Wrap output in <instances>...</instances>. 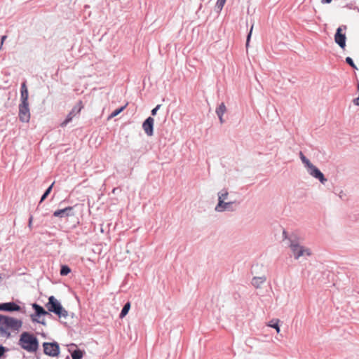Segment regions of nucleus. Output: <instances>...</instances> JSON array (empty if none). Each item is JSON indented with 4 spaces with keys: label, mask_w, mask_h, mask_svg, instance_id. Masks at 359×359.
<instances>
[{
    "label": "nucleus",
    "mask_w": 359,
    "mask_h": 359,
    "mask_svg": "<svg viewBox=\"0 0 359 359\" xmlns=\"http://www.w3.org/2000/svg\"><path fill=\"white\" fill-rule=\"evenodd\" d=\"M18 344L29 353H34L39 348V340L34 334L24 332L20 334Z\"/></svg>",
    "instance_id": "nucleus-1"
},
{
    "label": "nucleus",
    "mask_w": 359,
    "mask_h": 359,
    "mask_svg": "<svg viewBox=\"0 0 359 359\" xmlns=\"http://www.w3.org/2000/svg\"><path fill=\"white\" fill-rule=\"evenodd\" d=\"M46 306L50 312L55 313L59 317L65 318L68 315L67 311L62 306L60 303L53 296H50L48 298V302Z\"/></svg>",
    "instance_id": "nucleus-2"
},
{
    "label": "nucleus",
    "mask_w": 359,
    "mask_h": 359,
    "mask_svg": "<svg viewBox=\"0 0 359 359\" xmlns=\"http://www.w3.org/2000/svg\"><path fill=\"white\" fill-rule=\"evenodd\" d=\"M22 325V323L20 320L0 314V325L4 326L6 329L18 330Z\"/></svg>",
    "instance_id": "nucleus-3"
},
{
    "label": "nucleus",
    "mask_w": 359,
    "mask_h": 359,
    "mask_svg": "<svg viewBox=\"0 0 359 359\" xmlns=\"http://www.w3.org/2000/svg\"><path fill=\"white\" fill-rule=\"evenodd\" d=\"M83 108V102L79 100L67 115L65 119L60 124V126L62 128L66 127L67 125L72 121L73 117L79 114Z\"/></svg>",
    "instance_id": "nucleus-4"
},
{
    "label": "nucleus",
    "mask_w": 359,
    "mask_h": 359,
    "mask_svg": "<svg viewBox=\"0 0 359 359\" xmlns=\"http://www.w3.org/2000/svg\"><path fill=\"white\" fill-rule=\"evenodd\" d=\"M290 248L295 259H299L300 257L304 255L311 256V251L309 248H305L299 244L292 242L290 244Z\"/></svg>",
    "instance_id": "nucleus-5"
},
{
    "label": "nucleus",
    "mask_w": 359,
    "mask_h": 359,
    "mask_svg": "<svg viewBox=\"0 0 359 359\" xmlns=\"http://www.w3.org/2000/svg\"><path fill=\"white\" fill-rule=\"evenodd\" d=\"M346 25H341L337 29L334 34V41L342 49L345 48L346 41V34L342 32L346 31Z\"/></svg>",
    "instance_id": "nucleus-6"
},
{
    "label": "nucleus",
    "mask_w": 359,
    "mask_h": 359,
    "mask_svg": "<svg viewBox=\"0 0 359 359\" xmlns=\"http://www.w3.org/2000/svg\"><path fill=\"white\" fill-rule=\"evenodd\" d=\"M43 352L47 355L55 357L57 356L60 353V347L57 343L56 342H44L43 344Z\"/></svg>",
    "instance_id": "nucleus-7"
},
{
    "label": "nucleus",
    "mask_w": 359,
    "mask_h": 359,
    "mask_svg": "<svg viewBox=\"0 0 359 359\" xmlns=\"http://www.w3.org/2000/svg\"><path fill=\"white\" fill-rule=\"evenodd\" d=\"M19 120L22 123H28L30 120V111L29 103H20L19 104Z\"/></svg>",
    "instance_id": "nucleus-8"
},
{
    "label": "nucleus",
    "mask_w": 359,
    "mask_h": 359,
    "mask_svg": "<svg viewBox=\"0 0 359 359\" xmlns=\"http://www.w3.org/2000/svg\"><path fill=\"white\" fill-rule=\"evenodd\" d=\"M306 169L309 175L318 180L320 183L324 184L327 181L324 174L313 164L311 163L306 168Z\"/></svg>",
    "instance_id": "nucleus-9"
},
{
    "label": "nucleus",
    "mask_w": 359,
    "mask_h": 359,
    "mask_svg": "<svg viewBox=\"0 0 359 359\" xmlns=\"http://www.w3.org/2000/svg\"><path fill=\"white\" fill-rule=\"evenodd\" d=\"M154 119L151 116L147 117L142 123V128L147 136L154 135Z\"/></svg>",
    "instance_id": "nucleus-10"
},
{
    "label": "nucleus",
    "mask_w": 359,
    "mask_h": 359,
    "mask_svg": "<svg viewBox=\"0 0 359 359\" xmlns=\"http://www.w3.org/2000/svg\"><path fill=\"white\" fill-rule=\"evenodd\" d=\"M20 310V306L14 302H7L0 304V311H18Z\"/></svg>",
    "instance_id": "nucleus-11"
},
{
    "label": "nucleus",
    "mask_w": 359,
    "mask_h": 359,
    "mask_svg": "<svg viewBox=\"0 0 359 359\" xmlns=\"http://www.w3.org/2000/svg\"><path fill=\"white\" fill-rule=\"evenodd\" d=\"M72 207H67L64 209L55 211L53 215L55 217H62L64 216H69V215H72Z\"/></svg>",
    "instance_id": "nucleus-12"
},
{
    "label": "nucleus",
    "mask_w": 359,
    "mask_h": 359,
    "mask_svg": "<svg viewBox=\"0 0 359 359\" xmlns=\"http://www.w3.org/2000/svg\"><path fill=\"white\" fill-rule=\"evenodd\" d=\"M280 320L279 319H273L269 323H266V325L270 327L274 328L277 333H279L280 331L279 326Z\"/></svg>",
    "instance_id": "nucleus-13"
},
{
    "label": "nucleus",
    "mask_w": 359,
    "mask_h": 359,
    "mask_svg": "<svg viewBox=\"0 0 359 359\" xmlns=\"http://www.w3.org/2000/svg\"><path fill=\"white\" fill-rule=\"evenodd\" d=\"M266 281V278L262 276V277H255L253 279H252V285L258 288L260 287V285L262 284H263L264 282Z\"/></svg>",
    "instance_id": "nucleus-14"
},
{
    "label": "nucleus",
    "mask_w": 359,
    "mask_h": 359,
    "mask_svg": "<svg viewBox=\"0 0 359 359\" xmlns=\"http://www.w3.org/2000/svg\"><path fill=\"white\" fill-rule=\"evenodd\" d=\"M33 308L35 310L36 316H39L41 315H47L48 312L41 306L34 304Z\"/></svg>",
    "instance_id": "nucleus-15"
},
{
    "label": "nucleus",
    "mask_w": 359,
    "mask_h": 359,
    "mask_svg": "<svg viewBox=\"0 0 359 359\" xmlns=\"http://www.w3.org/2000/svg\"><path fill=\"white\" fill-rule=\"evenodd\" d=\"M54 185V182H53L43 193V194L40 197V200L39 202H43L48 197V196L51 193L53 187Z\"/></svg>",
    "instance_id": "nucleus-16"
},
{
    "label": "nucleus",
    "mask_w": 359,
    "mask_h": 359,
    "mask_svg": "<svg viewBox=\"0 0 359 359\" xmlns=\"http://www.w3.org/2000/svg\"><path fill=\"white\" fill-rule=\"evenodd\" d=\"M226 111V107L224 102H222L217 108H216V114L217 116H220L221 115H224V114Z\"/></svg>",
    "instance_id": "nucleus-17"
},
{
    "label": "nucleus",
    "mask_w": 359,
    "mask_h": 359,
    "mask_svg": "<svg viewBox=\"0 0 359 359\" xmlns=\"http://www.w3.org/2000/svg\"><path fill=\"white\" fill-rule=\"evenodd\" d=\"M231 203H218L215 207V210L218 212H222L224 210H230V205Z\"/></svg>",
    "instance_id": "nucleus-18"
},
{
    "label": "nucleus",
    "mask_w": 359,
    "mask_h": 359,
    "mask_svg": "<svg viewBox=\"0 0 359 359\" xmlns=\"http://www.w3.org/2000/svg\"><path fill=\"white\" fill-rule=\"evenodd\" d=\"M128 104H126L124 106H121L117 109H116L109 116V118H114L121 113L126 107Z\"/></svg>",
    "instance_id": "nucleus-19"
},
{
    "label": "nucleus",
    "mask_w": 359,
    "mask_h": 359,
    "mask_svg": "<svg viewBox=\"0 0 359 359\" xmlns=\"http://www.w3.org/2000/svg\"><path fill=\"white\" fill-rule=\"evenodd\" d=\"M228 192L226 190H222L218 193V201L217 202H224V201L227 198Z\"/></svg>",
    "instance_id": "nucleus-20"
},
{
    "label": "nucleus",
    "mask_w": 359,
    "mask_h": 359,
    "mask_svg": "<svg viewBox=\"0 0 359 359\" xmlns=\"http://www.w3.org/2000/svg\"><path fill=\"white\" fill-rule=\"evenodd\" d=\"M299 158L306 168L311 164L309 159L304 156L302 151H299Z\"/></svg>",
    "instance_id": "nucleus-21"
},
{
    "label": "nucleus",
    "mask_w": 359,
    "mask_h": 359,
    "mask_svg": "<svg viewBox=\"0 0 359 359\" xmlns=\"http://www.w3.org/2000/svg\"><path fill=\"white\" fill-rule=\"evenodd\" d=\"M130 302H128V303H126L124 305V306H123V309H122V311H121V312L120 313V318H123V317H125L128 314V311L130 310Z\"/></svg>",
    "instance_id": "nucleus-22"
},
{
    "label": "nucleus",
    "mask_w": 359,
    "mask_h": 359,
    "mask_svg": "<svg viewBox=\"0 0 359 359\" xmlns=\"http://www.w3.org/2000/svg\"><path fill=\"white\" fill-rule=\"evenodd\" d=\"M29 92L20 93V103H29Z\"/></svg>",
    "instance_id": "nucleus-23"
},
{
    "label": "nucleus",
    "mask_w": 359,
    "mask_h": 359,
    "mask_svg": "<svg viewBox=\"0 0 359 359\" xmlns=\"http://www.w3.org/2000/svg\"><path fill=\"white\" fill-rule=\"evenodd\" d=\"M72 359H81V358L83 357V352L79 349L75 350L72 353Z\"/></svg>",
    "instance_id": "nucleus-24"
},
{
    "label": "nucleus",
    "mask_w": 359,
    "mask_h": 359,
    "mask_svg": "<svg viewBox=\"0 0 359 359\" xmlns=\"http://www.w3.org/2000/svg\"><path fill=\"white\" fill-rule=\"evenodd\" d=\"M345 62L347 65L351 66L353 69H358V67H356L353 59L351 57H346L345 59Z\"/></svg>",
    "instance_id": "nucleus-25"
},
{
    "label": "nucleus",
    "mask_w": 359,
    "mask_h": 359,
    "mask_svg": "<svg viewBox=\"0 0 359 359\" xmlns=\"http://www.w3.org/2000/svg\"><path fill=\"white\" fill-rule=\"evenodd\" d=\"M71 270L67 266H62L60 270V274L62 276H67L70 273Z\"/></svg>",
    "instance_id": "nucleus-26"
},
{
    "label": "nucleus",
    "mask_w": 359,
    "mask_h": 359,
    "mask_svg": "<svg viewBox=\"0 0 359 359\" xmlns=\"http://www.w3.org/2000/svg\"><path fill=\"white\" fill-rule=\"evenodd\" d=\"M226 0H217V1L216 3V7L218 9L222 10L226 3Z\"/></svg>",
    "instance_id": "nucleus-27"
},
{
    "label": "nucleus",
    "mask_w": 359,
    "mask_h": 359,
    "mask_svg": "<svg viewBox=\"0 0 359 359\" xmlns=\"http://www.w3.org/2000/svg\"><path fill=\"white\" fill-rule=\"evenodd\" d=\"M252 28H253V26H252L249 33L247 35V39H246V43H245V46L246 48H248V46H249V43H250V38H251V35H252Z\"/></svg>",
    "instance_id": "nucleus-28"
},
{
    "label": "nucleus",
    "mask_w": 359,
    "mask_h": 359,
    "mask_svg": "<svg viewBox=\"0 0 359 359\" xmlns=\"http://www.w3.org/2000/svg\"><path fill=\"white\" fill-rule=\"evenodd\" d=\"M25 92H28V88H27V84H26V81H24L21 83V86H20V93H25Z\"/></svg>",
    "instance_id": "nucleus-29"
},
{
    "label": "nucleus",
    "mask_w": 359,
    "mask_h": 359,
    "mask_svg": "<svg viewBox=\"0 0 359 359\" xmlns=\"http://www.w3.org/2000/svg\"><path fill=\"white\" fill-rule=\"evenodd\" d=\"M161 104H157L154 109L151 111V115L154 116L156 115L158 110L161 108Z\"/></svg>",
    "instance_id": "nucleus-30"
},
{
    "label": "nucleus",
    "mask_w": 359,
    "mask_h": 359,
    "mask_svg": "<svg viewBox=\"0 0 359 359\" xmlns=\"http://www.w3.org/2000/svg\"><path fill=\"white\" fill-rule=\"evenodd\" d=\"M4 326L0 325V334H6L8 337L10 336V333L8 332Z\"/></svg>",
    "instance_id": "nucleus-31"
},
{
    "label": "nucleus",
    "mask_w": 359,
    "mask_h": 359,
    "mask_svg": "<svg viewBox=\"0 0 359 359\" xmlns=\"http://www.w3.org/2000/svg\"><path fill=\"white\" fill-rule=\"evenodd\" d=\"M353 103L355 105L359 106V95H358V97H356L355 99L353 100Z\"/></svg>",
    "instance_id": "nucleus-32"
},
{
    "label": "nucleus",
    "mask_w": 359,
    "mask_h": 359,
    "mask_svg": "<svg viewBox=\"0 0 359 359\" xmlns=\"http://www.w3.org/2000/svg\"><path fill=\"white\" fill-rule=\"evenodd\" d=\"M32 221H33V217L30 216L29 219V224H28L29 229H32Z\"/></svg>",
    "instance_id": "nucleus-33"
},
{
    "label": "nucleus",
    "mask_w": 359,
    "mask_h": 359,
    "mask_svg": "<svg viewBox=\"0 0 359 359\" xmlns=\"http://www.w3.org/2000/svg\"><path fill=\"white\" fill-rule=\"evenodd\" d=\"M5 352V348L4 346H0V357L4 355Z\"/></svg>",
    "instance_id": "nucleus-34"
},
{
    "label": "nucleus",
    "mask_w": 359,
    "mask_h": 359,
    "mask_svg": "<svg viewBox=\"0 0 359 359\" xmlns=\"http://www.w3.org/2000/svg\"><path fill=\"white\" fill-rule=\"evenodd\" d=\"M332 1V0H321V4H330Z\"/></svg>",
    "instance_id": "nucleus-35"
},
{
    "label": "nucleus",
    "mask_w": 359,
    "mask_h": 359,
    "mask_svg": "<svg viewBox=\"0 0 359 359\" xmlns=\"http://www.w3.org/2000/svg\"><path fill=\"white\" fill-rule=\"evenodd\" d=\"M220 123H224L225 121L223 118V115H221L220 116H218Z\"/></svg>",
    "instance_id": "nucleus-36"
},
{
    "label": "nucleus",
    "mask_w": 359,
    "mask_h": 359,
    "mask_svg": "<svg viewBox=\"0 0 359 359\" xmlns=\"http://www.w3.org/2000/svg\"><path fill=\"white\" fill-rule=\"evenodd\" d=\"M6 38H7V36H6V35L2 36H1V43H2V44H3V43H4V40H5Z\"/></svg>",
    "instance_id": "nucleus-37"
},
{
    "label": "nucleus",
    "mask_w": 359,
    "mask_h": 359,
    "mask_svg": "<svg viewBox=\"0 0 359 359\" xmlns=\"http://www.w3.org/2000/svg\"><path fill=\"white\" fill-rule=\"evenodd\" d=\"M116 191H121L118 188H114L112 192L114 194Z\"/></svg>",
    "instance_id": "nucleus-38"
},
{
    "label": "nucleus",
    "mask_w": 359,
    "mask_h": 359,
    "mask_svg": "<svg viewBox=\"0 0 359 359\" xmlns=\"http://www.w3.org/2000/svg\"><path fill=\"white\" fill-rule=\"evenodd\" d=\"M357 91L358 92V95H359V83H358V84H357Z\"/></svg>",
    "instance_id": "nucleus-39"
},
{
    "label": "nucleus",
    "mask_w": 359,
    "mask_h": 359,
    "mask_svg": "<svg viewBox=\"0 0 359 359\" xmlns=\"http://www.w3.org/2000/svg\"><path fill=\"white\" fill-rule=\"evenodd\" d=\"M90 8V6H89L88 5H86V6H84V8H85V9H86V8Z\"/></svg>",
    "instance_id": "nucleus-40"
},
{
    "label": "nucleus",
    "mask_w": 359,
    "mask_h": 359,
    "mask_svg": "<svg viewBox=\"0 0 359 359\" xmlns=\"http://www.w3.org/2000/svg\"><path fill=\"white\" fill-rule=\"evenodd\" d=\"M2 48V43H0V50Z\"/></svg>",
    "instance_id": "nucleus-41"
},
{
    "label": "nucleus",
    "mask_w": 359,
    "mask_h": 359,
    "mask_svg": "<svg viewBox=\"0 0 359 359\" xmlns=\"http://www.w3.org/2000/svg\"><path fill=\"white\" fill-rule=\"evenodd\" d=\"M346 6V7H348V8H351V6H349V5H348V4H347Z\"/></svg>",
    "instance_id": "nucleus-42"
}]
</instances>
